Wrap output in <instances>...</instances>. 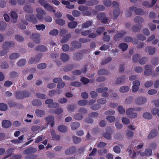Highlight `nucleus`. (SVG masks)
Masks as SVG:
<instances>
[{"label":"nucleus","mask_w":159,"mask_h":159,"mask_svg":"<svg viewBox=\"0 0 159 159\" xmlns=\"http://www.w3.org/2000/svg\"><path fill=\"white\" fill-rule=\"evenodd\" d=\"M58 129L59 131L61 132H65L66 131L67 128L64 125H61L58 126Z\"/></svg>","instance_id":"nucleus-38"},{"label":"nucleus","mask_w":159,"mask_h":159,"mask_svg":"<svg viewBox=\"0 0 159 159\" xmlns=\"http://www.w3.org/2000/svg\"><path fill=\"white\" fill-rule=\"evenodd\" d=\"M121 120L122 122L124 124H128L130 123L129 119L125 117L122 118L121 119Z\"/></svg>","instance_id":"nucleus-61"},{"label":"nucleus","mask_w":159,"mask_h":159,"mask_svg":"<svg viewBox=\"0 0 159 159\" xmlns=\"http://www.w3.org/2000/svg\"><path fill=\"white\" fill-rule=\"evenodd\" d=\"M108 73L107 70L105 69H101L98 72V74L99 75H105L107 74Z\"/></svg>","instance_id":"nucleus-51"},{"label":"nucleus","mask_w":159,"mask_h":159,"mask_svg":"<svg viewBox=\"0 0 159 159\" xmlns=\"http://www.w3.org/2000/svg\"><path fill=\"white\" fill-rule=\"evenodd\" d=\"M117 110L119 112L120 114L123 115L125 113H126L125 109L122 106H118L117 107Z\"/></svg>","instance_id":"nucleus-36"},{"label":"nucleus","mask_w":159,"mask_h":159,"mask_svg":"<svg viewBox=\"0 0 159 159\" xmlns=\"http://www.w3.org/2000/svg\"><path fill=\"white\" fill-rule=\"evenodd\" d=\"M71 37V35L68 34L64 37L61 40L60 42L61 43H64L67 42Z\"/></svg>","instance_id":"nucleus-29"},{"label":"nucleus","mask_w":159,"mask_h":159,"mask_svg":"<svg viewBox=\"0 0 159 159\" xmlns=\"http://www.w3.org/2000/svg\"><path fill=\"white\" fill-rule=\"evenodd\" d=\"M126 134L127 138H130L133 136L134 133L132 131L127 130L126 132Z\"/></svg>","instance_id":"nucleus-47"},{"label":"nucleus","mask_w":159,"mask_h":159,"mask_svg":"<svg viewBox=\"0 0 159 159\" xmlns=\"http://www.w3.org/2000/svg\"><path fill=\"white\" fill-rule=\"evenodd\" d=\"M125 32L124 31H122L121 33H118L115 35L114 39L116 41H118L125 34Z\"/></svg>","instance_id":"nucleus-21"},{"label":"nucleus","mask_w":159,"mask_h":159,"mask_svg":"<svg viewBox=\"0 0 159 159\" xmlns=\"http://www.w3.org/2000/svg\"><path fill=\"white\" fill-rule=\"evenodd\" d=\"M39 3L42 6H43L44 8H46L49 11H51L52 10V7L50 5L46 3L44 0L43 2H41V0H40L39 1Z\"/></svg>","instance_id":"nucleus-14"},{"label":"nucleus","mask_w":159,"mask_h":159,"mask_svg":"<svg viewBox=\"0 0 159 159\" xmlns=\"http://www.w3.org/2000/svg\"><path fill=\"white\" fill-rule=\"evenodd\" d=\"M143 69L141 66L136 67L134 68V71L137 73H140L143 71Z\"/></svg>","instance_id":"nucleus-63"},{"label":"nucleus","mask_w":159,"mask_h":159,"mask_svg":"<svg viewBox=\"0 0 159 159\" xmlns=\"http://www.w3.org/2000/svg\"><path fill=\"white\" fill-rule=\"evenodd\" d=\"M20 55L16 52H14L10 54L9 56V59L11 60H15L19 58Z\"/></svg>","instance_id":"nucleus-16"},{"label":"nucleus","mask_w":159,"mask_h":159,"mask_svg":"<svg viewBox=\"0 0 159 159\" xmlns=\"http://www.w3.org/2000/svg\"><path fill=\"white\" fill-rule=\"evenodd\" d=\"M152 153V151L151 149L147 148L145 149L144 152H141L140 155L142 157L149 156H151Z\"/></svg>","instance_id":"nucleus-12"},{"label":"nucleus","mask_w":159,"mask_h":159,"mask_svg":"<svg viewBox=\"0 0 159 159\" xmlns=\"http://www.w3.org/2000/svg\"><path fill=\"white\" fill-rule=\"evenodd\" d=\"M2 126L4 128H7L10 127L12 124L10 121L7 120H3L2 123Z\"/></svg>","instance_id":"nucleus-18"},{"label":"nucleus","mask_w":159,"mask_h":159,"mask_svg":"<svg viewBox=\"0 0 159 159\" xmlns=\"http://www.w3.org/2000/svg\"><path fill=\"white\" fill-rule=\"evenodd\" d=\"M140 57L141 56L140 55L138 54H136L133 56L132 60L134 62L136 63L138 61H139V60Z\"/></svg>","instance_id":"nucleus-33"},{"label":"nucleus","mask_w":159,"mask_h":159,"mask_svg":"<svg viewBox=\"0 0 159 159\" xmlns=\"http://www.w3.org/2000/svg\"><path fill=\"white\" fill-rule=\"evenodd\" d=\"M77 25V22L76 21H72L68 24V27L71 28L73 29L75 28Z\"/></svg>","instance_id":"nucleus-37"},{"label":"nucleus","mask_w":159,"mask_h":159,"mask_svg":"<svg viewBox=\"0 0 159 159\" xmlns=\"http://www.w3.org/2000/svg\"><path fill=\"white\" fill-rule=\"evenodd\" d=\"M126 79V77L125 75H122L118 77L115 81V83L116 84H120L124 83Z\"/></svg>","instance_id":"nucleus-10"},{"label":"nucleus","mask_w":159,"mask_h":159,"mask_svg":"<svg viewBox=\"0 0 159 159\" xmlns=\"http://www.w3.org/2000/svg\"><path fill=\"white\" fill-rule=\"evenodd\" d=\"M15 150L14 148H11L8 149L6 152L7 157H10L13 154Z\"/></svg>","instance_id":"nucleus-53"},{"label":"nucleus","mask_w":159,"mask_h":159,"mask_svg":"<svg viewBox=\"0 0 159 159\" xmlns=\"http://www.w3.org/2000/svg\"><path fill=\"white\" fill-rule=\"evenodd\" d=\"M15 39L18 42H22L24 40V38L23 36L19 34H16L15 36Z\"/></svg>","instance_id":"nucleus-42"},{"label":"nucleus","mask_w":159,"mask_h":159,"mask_svg":"<svg viewBox=\"0 0 159 159\" xmlns=\"http://www.w3.org/2000/svg\"><path fill=\"white\" fill-rule=\"evenodd\" d=\"M143 117L145 119L149 120L151 119L152 116L150 113L146 112L143 114Z\"/></svg>","instance_id":"nucleus-40"},{"label":"nucleus","mask_w":159,"mask_h":159,"mask_svg":"<svg viewBox=\"0 0 159 159\" xmlns=\"http://www.w3.org/2000/svg\"><path fill=\"white\" fill-rule=\"evenodd\" d=\"M26 63V60L25 59H21L19 60L16 63V65L20 67L22 66L25 65Z\"/></svg>","instance_id":"nucleus-30"},{"label":"nucleus","mask_w":159,"mask_h":159,"mask_svg":"<svg viewBox=\"0 0 159 159\" xmlns=\"http://www.w3.org/2000/svg\"><path fill=\"white\" fill-rule=\"evenodd\" d=\"M24 93L23 91L16 92L15 93V96L17 98L22 99L24 98Z\"/></svg>","instance_id":"nucleus-28"},{"label":"nucleus","mask_w":159,"mask_h":159,"mask_svg":"<svg viewBox=\"0 0 159 159\" xmlns=\"http://www.w3.org/2000/svg\"><path fill=\"white\" fill-rule=\"evenodd\" d=\"M144 19L139 16H136L134 19V22L137 24H142L144 22Z\"/></svg>","instance_id":"nucleus-23"},{"label":"nucleus","mask_w":159,"mask_h":159,"mask_svg":"<svg viewBox=\"0 0 159 159\" xmlns=\"http://www.w3.org/2000/svg\"><path fill=\"white\" fill-rule=\"evenodd\" d=\"M23 9L25 11L28 13H32L33 12V10L32 7L29 5H25Z\"/></svg>","instance_id":"nucleus-25"},{"label":"nucleus","mask_w":159,"mask_h":159,"mask_svg":"<svg viewBox=\"0 0 159 159\" xmlns=\"http://www.w3.org/2000/svg\"><path fill=\"white\" fill-rule=\"evenodd\" d=\"M76 148L75 146H72L65 151L66 155H69L74 153L76 151Z\"/></svg>","instance_id":"nucleus-17"},{"label":"nucleus","mask_w":159,"mask_h":159,"mask_svg":"<svg viewBox=\"0 0 159 159\" xmlns=\"http://www.w3.org/2000/svg\"><path fill=\"white\" fill-rule=\"evenodd\" d=\"M144 50L145 52H148L149 55H152L155 53L157 50L155 47L148 46L145 47Z\"/></svg>","instance_id":"nucleus-3"},{"label":"nucleus","mask_w":159,"mask_h":159,"mask_svg":"<svg viewBox=\"0 0 159 159\" xmlns=\"http://www.w3.org/2000/svg\"><path fill=\"white\" fill-rule=\"evenodd\" d=\"M101 106L98 103H96L91 105L90 108L92 110H97L101 108Z\"/></svg>","instance_id":"nucleus-35"},{"label":"nucleus","mask_w":159,"mask_h":159,"mask_svg":"<svg viewBox=\"0 0 159 159\" xmlns=\"http://www.w3.org/2000/svg\"><path fill=\"white\" fill-rule=\"evenodd\" d=\"M147 101V100L146 98L143 96H139L136 98L135 102L138 105H142L145 103Z\"/></svg>","instance_id":"nucleus-2"},{"label":"nucleus","mask_w":159,"mask_h":159,"mask_svg":"<svg viewBox=\"0 0 159 159\" xmlns=\"http://www.w3.org/2000/svg\"><path fill=\"white\" fill-rule=\"evenodd\" d=\"M107 120L110 123L113 122L115 120V117L112 116H108L106 117Z\"/></svg>","instance_id":"nucleus-46"},{"label":"nucleus","mask_w":159,"mask_h":159,"mask_svg":"<svg viewBox=\"0 0 159 159\" xmlns=\"http://www.w3.org/2000/svg\"><path fill=\"white\" fill-rule=\"evenodd\" d=\"M130 89L129 87L126 85L122 86L119 89V91L120 93H125L128 92Z\"/></svg>","instance_id":"nucleus-20"},{"label":"nucleus","mask_w":159,"mask_h":159,"mask_svg":"<svg viewBox=\"0 0 159 159\" xmlns=\"http://www.w3.org/2000/svg\"><path fill=\"white\" fill-rule=\"evenodd\" d=\"M59 31L57 29H54L49 32V34L52 35H56L58 34Z\"/></svg>","instance_id":"nucleus-57"},{"label":"nucleus","mask_w":159,"mask_h":159,"mask_svg":"<svg viewBox=\"0 0 159 159\" xmlns=\"http://www.w3.org/2000/svg\"><path fill=\"white\" fill-rule=\"evenodd\" d=\"M54 117L52 116H47L45 119V120L48 122L47 125L50 124L52 127H53L54 125Z\"/></svg>","instance_id":"nucleus-7"},{"label":"nucleus","mask_w":159,"mask_h":159,"mask_svg":"<svg viewBox=\"0 0 159 159\" xmlns=\"http://www.w3.org/2000/svg\"><path fill=\"white\" fill-rule=\"evenodd\" d=\"M35 113L37 116L42 117L45 115V112L43 110L37 109L35 111Z\"/></svg>","instance_id":"nucleus-19"},{"label":"nucleus","mask_w":159,"mask_h":159,"mask_svg":"<svg viewBox=\"0 0 159 159\" xmlns=\"http://www.w3.org/2000/svg\"><path fill=\"white\" fill-rule=\"evenodd\" d=\"M26 19L29 21H31L34 23H36L37 19L34 14L26 15L25 16Z\"/></svg>","instance_id":"nucleus-8"},{"label":"nucleus","mask_w":159,"mask_h":159,"mask_svg":"<svg viewBox=\"0 0 159 159\" xmlns=\"http://www.w3.org/2000/svg\"><path fill=\"white\" fill-rule=\"evenodd\" d=\"M88 103L87 100H81L79 101L78 102V104L80 106H84L86 105Z\"/></svg>","instance_id":"nucleus-43"},{"label":"nucleus","mask_w":159,"mask_h":159,"mask_svg":"<svg viewBox=\"0 0 159 159\" xmlns=\"http://www.w3.org/2000/svg\"><path fill=\"white\" fill-rule=\"evenodd\" d=\"M35 27L37 30L43 31L45 29V26L43 24L38 25H36Z\"/></svg>","instance_id":"nucleus-45"},{"label":"nucleus","mask_w":159,"mask_h":159,"mask_svg":"<svg viewBox=\"0 0 159 159\" xmlns=\"http://www.w3.org/2000/svg\"><path fill=\"white\" fill-rule=\"evenodd\" d=\"M32 103L33 105L35 106H40L42 104L41 102L40 101L37 100L33 101Z\"/></svg>","instance_id":"nucleus-64"},{"label":"nucleus","mask_w":159,"mask_h":159,"mask_svg":"<svg viewBox=\"0 0 159 159\" xmlns=\"http://www.w3.org/2000/svg\"><path fill=\"white\" fill-rule=\"evenodd\" d=\"M108 89L107 87H102L96 89V91L99 93H102L107 91Z\"/></svg>","instance_id":"nucleus-50"},{"label":"nucleus","mask_w":159,"mask_h":159,"mask_svg":"<svg viewBox=\"0 0 159 159\" xmlns=\"http://www.w3.org/2000/svg\"><path fill=\"white\" fill-rule=\"evenodd\" d=\"M36 49L37 51L40 52H45L46 51V48L44 45H40L37 47L36 48Z\"/></svg>","instance_id":"nucleus-32"},{"label":"nucleus","mask_w":159,"mask_h":159,"mask_svg":"<svg viewBox=\"0 0 159 159\" xmlns=\"http://www.w3.org/2000/svg\"><path fill=\"white\" fill-rule=\"evenodd\" d=\"M134 109L133 108H129L126 111V114L129 118L134 119L137 117V113L134 112Z\"/></svg>","instance_id":"nucleus-1"},{"label":"nucleus","mask_w":159,"mask_h":159,"mask_svg":"<svg viewBox=\"0 0 159 159\" xmlns=\"http://www.w3.org/2000/svg\"><path fill=\"white\" fill-rule=\"evenodd\" d=\"M37 151V149L34 148H30L23 152V153L25 155L30 154H32L35 152Z\"/></svg>","instance_id":"nucleus-13"},{"label":"nucleus","mask_w":159,"mask_h":159,"mask_svg":"<svg viewBox=\"0 0 159 159\" xmlns=\"http://www.w3.org/2000/svg\"><path fill=\"white\" fill-rule=\"evenodd\" d=\"M97 18L101 21L103 23H108V19L105 16V15L102 13H99L97 16Z\"/></svg>","instance_id":"nucleus-4"},{"label":"nucleus","mask_w":159,"mask_h":159,"mask_svg":"<svg viewBox=\"0 0 159 159\" xmlns=\"http://www.w3.org/2000/svg\"><path fill=\"white\" fill-rule=\"evenodd\" d=\"M70 57L67 54L65 53L62 54L61 56V59L64 62H66L70 59Z\"/></svg>","instance_id":"nucleus-24"},{"label":"nucleus","mask_w":159,"mask_h":159,"mask_svg":"<svg viewBox=\"0 0 159 159\" xmlns=\"http://www.w3.org/2000/svg\"><path fill=\"white\" fill-rule=\"evenodd\" d=\"M14 44L13 42L6 41L3 43L2 47L3 48L8 49L11 47L14 46Z\"/></svg>","instance_id":"nucleus-15"},{"label":"nucleus","mask_w":159,"mask_h":159,"mask_svg":"<svg viewBox=\"0 0 159 159\" xmlns=\"http://www.w3.org/2000/svg\"><path fill=\"white\" fill-rule=\"evenodd\" d=\"M80 125L79 122H72L70 125L72 130H74L78 128L80 126Z\"/></svg>","instance_id":"nucleus-26"},{"label":"nucleus","mask_w":159,"mask_h":159,"mask_svg":"<svg viewBox=\"0 0 159 159\" xmlns=\"http://www.w3.org/2000/svg\"><path fill=\"white\" fill-rule=\"evenodd\" d=\"M7 27L6 23L4 22H0V30H3L5 29Z\"/></svg>","instance_id":"nucleus-60"},{"label":"nucleus","mask_w":159,"mask_h":159,"mask_svg":"<svg viewBox=\"0 0 159 159\" xmlns=\"http://www.w3.org/2000/svg\"><path fill=\"white\" fill-rule=\"evenodd\" d=\"M56 23L60 25H62L65 24V21L62 19H58L56 20Z\"/></svg>","instance_id":"nucleus-52"},{"label":"nucleus","mask_w":159,"mask_h":159,"mask_svg":"<svg viewBox=\"0 0 159 159\" xmlns=\"http://www.w3.org/2000/svg\"><path fill=\"white\" fill-rule=\"evenodd\" d=\"M135 13L138 15H142L144 14V12L141 9L136 8Z\"/></svg>","instance_id":"nucleus-59"},{"label":"nucleus","mask_w":159,"mask_h":159,"mask_svg":"<svg viewBox=\"0 0 159 159\" xmlns=\"http://www.w3.org/2000/svg\"><path fill=\"white\" fill-rule=\"evenodd\" d=\"M36 11L38 14H41L42 15H45L46 14L45 11L41 8H37L36 9Z\"/></svg>","instance_id":"nucleus-58"},{"label":"nucleus","mask_w":159,"mask_h":159,"mask_svg":"<svg viewBox=\"0 0 159 159\" xmlns=\"http://www.w3.org/2000/svg\"><path fill=\"white\" fill-rule=\"evenodd\" d=\"M74 117L76 120H81L83 118V116L82 114L80 113H78L74 115Z\"/></svg>","instance_id":"nucleus-41"},{"label":"nucleus","mask_w":159,"mask_h":159,"mask_svg":"<svg viewBox=\"0 0 159 159\" xmlns=\"http://www.w3.org/2000/svg\"><path fill=\"white\" fill-rule=\"evenodd\" d=\"M97 102L98 103L101 104H104L107 102V100L103 98H101L98 99Z\"/></svg>","instance_id":"nucleus-48"},{"label":"nucleus","mask_w":159,"mask_h":159,"mask_svg":"<svg viewBox=\"0 0 159 159\" xmlns=\"http://www.w3.org/2000/svg\"><path fill=\"white\" fill-rule=\"evenodd\" d=\"M119 47L123 51H124L127 49L128 45L125 43H122L119 45Z\"/></svg>","instance_id":"nucleus-39"},{"label":"nucleus","mask_w":159,"mask_h":159,"mask_svg":"<svg viewBox=\"0 0 159 159\" xmlns=\"http://www.w3.org/2000/svg\"><path fill=\"white\" fill-rule=\"evenodd\" d=\"M148 60V58L146 57L141 58L139 61V63L141 65H143L147 63Z\"/></svg>","instance_id":"nucleus-31"},{"label":"nucleus","mask_w":159,"mask_h":159,"mask_svg":"<svg viewBox=\"0 0 159 159\" xmlns=\"http://www.w3.org/2000/svg\"><path fill=\"white\" fill-rule=\"evenodd\" d=\"M153 84V82L152 81H148L145 83L144 86L147 88H149L152 86Z\"/></svg>","instance_id":"nucleus-62"},{"label":"nucleus","mask_w":159,"mask_h":159,"mask_svg":"<svg viewBox=\"0 0 159 159\" xmlns=\"http://www.w3.org/2000/svg\"><path fill=\"white\" fill-rule=\"evenodd\" d=\"M151 113L153 115H157V116L159 117V109L157 108H153L151 110Z\"/></svg>","instance_id":"nucleus-54"},{"label":"nucleus","mask_w":159,"mask_h":159,"mask_svg":"<svg viewBox=\"0 0 159 159\" xmlns=\"http://www.w3.org/2000/svg\"><path fill=\"white\" fill-rule=\"evenodd\" d=\"M73 139L74 143L75 144L79 143L81 141V139L77 136H73Z\"/></svg>","instance_id":"nucleus-49"},{"label":"nucleus","mask_w":159,"mask_h":159,"mask_svg":"<svg viewBox=\"0 0 159 159\" xmlns=\"http://www.w3.org/2000/svg\"><path fill=\"white\" fill-rule=\"evenodd\" d=\"M83 57V55L81 53L77 52L75 53L73 55V59L75 61H79Z\"/></svg>","instance_id":"nucleus-11"},{"label":"nucleus","mask_w":159,"mask_h":159,"mask_svg":"<svg viewBox=\"0 0 159 159\" xmlns=\"http://www.w3.org/2000/svg\"><path fill=\"white\" fill-rule=\"evenodd\" d=\"M72 46L75 48H79L81 47V44L77 41H73L71 42Z\"/></svg>","instance_id":"nucleus-27"},{"label":"nucleus","mask_w":159,"mask_h":159,"mask_svg":"<svg viewBox=\"0 0 159 159\" xmlns=\"http://www.w3.org/2000/svg\"><path fill=\"white\" fill-rule=\"evenodd\" d=\"M158 134V132L156 129L152 130L148 134L147 138L148 139H151L156 137Z\"/></svg>","instance_id":"nucleus-9"},{"label":"nucleus","mask_w":159,"mask_h":159,"mask_svg":"<svg viewBox=\"0 0 159 159\" xmlns=\"http://www.w3.org/2000/svg\"><path fill=\"white\" fill-rule=\"evenodd\" d=\"M93 23L92 21H87L84 22L82 25V28H87L91 26Z\"/></svg>","instance_id":"nucleus-34"},{"label":"nucleus","mask_w":159,"mask_h":159,"mask_svg":"<svg viewBox=\"0 0 159 159\" xmlns=\"http://www.w3.org/2000/svg\"><path fill=\"white\" fill-rule=\"evenodd\" d=\"M11 21L13 23H15L17 21V16L16 13L12 11L11 13Z\"/></svg>","instance_id":"nucleus-22"},{"label":"nucleus","mask_w":159,"mask_h":159,"mask_svg":"<svg viewBox=\"0 0 159 159\" xmlns=\"http://www.w3.org/2000/svg\"><path fill=\"white\" fill-rule=\"evenodd\" d=\"M40 34L39 33H34L32 34L31 38L36 43H39L40 42Z\"/></svg>","instance_id":"nucleus-6"},{"label":"nucleus","mask_w":159,"mask_h":159,"mask_svg":"<svg viewBox=\"0 0 159 159\" xmlns=\"http://www.w3.org/2000/svg\"><path fill=\"white\" fill-rule=\"evenodd\" d=\"M7 106L6 104L2 103H0V110L6 111L7 109Z\"/></svg>","instance_id":"nucleus-44"},{"label":"nucleus","mask_w":159,"mask_h":159,"mask_svg":"<svg viewBox=\"0 0 159 159\" xmlns=\"http://www.w3.org/2000/svg\"><path fill=\"white\" fill-rule=\"evenodd\" d=\"M9 52L8 49L3 48L0 51V56H3L6 55Z\"/></svg>","instance_id":"nucleus-55"},{"label":"nucleus","mask_w":159,"mask_h":159,"mask_svg":"<svg viewBox=\"0 0 159 159\" xmlns=\"http://www.w3.org/2000/svg\"><path fill=\"white\" fill-rule=\"evenodd\" d=\"M140 82L138 80L134 81L133 82V86L132 87V90L133 92H137L139 89V86L140 85Z\"/></svg>","instance_id":"nucleus-5"},{"label":"nucleus","mask_w":159,"mask_h":159,"mask_svg":"<svg viewBox=\"0 0 159 159\" xmlns=\"http://www.w3.org/2000/svg\"><path fill=\"white\" fill-rule=\"evenodd\" d=\"M158 58L156 57H154L152 58L151 63L152 65H157L158 63Z\"/></svg>","instance_id":"nucleus-56"}]
</instances>
